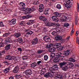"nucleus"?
Here are the masks:
<instances>
[{"label": "nucleus", "instance_id": "nucleus-57", "mask_svg": "<svg viewBox=\"0 0 79 79\" xmlns=\"http://www.w3.org/2000/svg\"><path fill=\"white\" fill-rule=\"evenodd\" d=\"M64 48V47L63 46H61V47H60V48H59V50L60 51L62 50Z\"/></svg>", "mask_w": 79, "mask_h": 79}, {"label": "nucleus", "instance_id": "nucleus-38", "mask_svg": "<svg viewBox=\"0 0 79 79\" xmlns=\"http://www.w3.org/2000/svg\"><path fill=\"white\" fill-rule=\"evenodd\" d=\"M68 66L70 68H73L74 66V64L73 63H70L69 64Z\"/></svg>", "mask_w": 79, "mask_h": 79}, {"label": "nucleus", "instance_id": "nucleus-53", "mask_svg": "<svg viewBox=\"0 0 79 79\" xmlns=\"http://www.w3.org/2000/svg\"><path fill=\"white\" fill-rule=\"evenodd\" d=\"M74 29H73L72 30L71 32L70 33V35H73V34H74Z\"/></svg>", "mask_w": 79, "mask_h": 79}, {"label": "nucleus", "instance_id": "nucleus-49", "mask_svg": "<svg viewBox=\"0 0 79 79\" xmlns=\"http://www.w3.org/2000/svg\"><path fill=\"white\" fill-rule=\"evenodd\" d=\"M4 25L3 24V22H0V27H4Z\"/></svg>", "mask_w": 79, "mask_h": 79}, {"label": "nucleus", "instance_id": "nucleus-29", "mask_svg": "<svg viewBox=\"0 0 79 79\" xmlns=\"http://www.w3.org/2000/svg\"><path fill=\"white\" fill-rule=\"evenodd\" d=\"M53 44L52 43H49L47 45V48H50L53 47Z\"/></svg>", "mask_w": 79, "mask_h": 79}, {"label": "nucleus", "instance_id": "nucleus-16", "mask_svg": "<svg viewBox=\"0 0 79 79\" xmlns=\"http://www.w3.org/2000/svg\"><path fill=\"white\" fill-rule=\"evenodd\" d=\"M19 71V66H17L15 67L14 69L13 72L15 73H18V72Z\"/></svg>", "mask_w": 79, "mask_h": 79}, {"label": "nucleus", "instance_id": "nucleus-3", "mask_svg": "<svg viewBox=\"0 0 79 79\" xmlns=\"http://www.w3.org/2000/svg\"><path fill=\"white\" fill-rule=\"evenodd\" d=\"M25 32H27L25 35V36L26 37H29L30 35H32L33 33V32H32L31 30H30V29L26 30Z\"/></svg>", "mask_w": 79, "mask_h": 79}, {"label": "nucleus", "instance_id": "nucleus-55", "mask_svg": "<svg viewBox=\"0 0 79 79\" xmlns=\"http://www.w3.org/2000/svg\"><path fill=\"white\" fill-rule=\"evenodd\" d=\"M42 63V62L41 61L39 60L37 62V64L38 65H39V64H40V63Z\"/></svg>", "mask_w": 79, "mask_h": 79}, {"label": "nucleus", "instance_id": "nucleus-46", "mask_svg": "<svg viewBox=\"0 0 79 79\" xmlns=\"http://www.w3.org/2000/svg\"><path fill=\"white\" fill-rule=\"evenodd\" d=\"M51 33L53 35H57V33H56V32L55 31H53Z\"/></svg>", "mask_w": 79, "mask_h": 79}, {"label": "nucleus", "instance_id": "nucleus-10", "mask_svg": "<svg viewBox=\"0 0 79 79\" xmlns=\"http://www.w3.org/2000/svg\"><path fill=\"white\" fill-rule=\"evenodd\" d=\"M39 19L41 21H43L44 22H46L47 21V19L45 18V17L43 16H40L39 18Z\"/></svg>", "mask_w": 79, "mask_h": 79}, {"label": "nucleus", "instance_id": "nucleus-2", "mask_svg": "<svg viewBox=\"0 0 79 79\" xmlns=\"http://www.w3.org/2000/svg\"><path fill=\"white\" fill-rule=\"evenodd\" d=\"M65 6L67 8H69L71 7V1L70 0H65Z\"/></svg>", "mask_w": 79, "mask_h": 79}, {"label": "nucleus", "instance_id": "nucleus-21", "mask_svg": "<svg viewBox=\"0 0 79 79\" xmlns=\"http://www.w3.org/2000/svg\"><path fill=\"white\" fill-rule=\"evenodd\" d=\"M21 35V34L20 33H15L14 35V36L16 37H20Z\"/></svg>", "mask_w": 79, "mask_h": 79}, {"label": "nucleus", "instance_id": "nucleus-64", "mask_svg": "<svg viewBox=\"0 0 79 79\" xmlns=\"http://www.w3.org/2000/svg\"><path fill=\"white\" fill-rule=\"evenodd\" d=\"M9 79H14V77H13V76L10 77H9Z\"/></svg>", "mask_w": 79, "mask_h": 79}, {"label": "nucleus", "instance_id": "nucleus-47", "mask_svg": "<svg viewBox=\"0 0 79 79\" xmlns=\"http://www.w3.org/2000/svg\"><path fill=\"white\" fill-rule=\"evenodd\" d=\"M44 9L42 8H39V11L40 12H43L44 11Z\"/></svg>", "mask_w": 79, "mask_h": 79}, {"label": "nucleus", "instance_id": "nucleus-37", "mask_svg": "<svg viewBox=\"0 0 79 79\" xmlns=\"http://www.w3.org/2000/svg\"><path fill=\"white\" fill-rule=\"evenodd\" d=\"M43 52H44L43 50H39L37 51V53L38 54H41V53H43Z\"/></svg>", "mask_w": 79, "mask_h": 79}, {"label": "nucleus", "instance_id": "nucleus-20", "mask_svg": "<svg viewBox=\"0 0 79 79\" xmlns=\"http://www.w3.org/2000/svg\"><path fill=\"white\" fill-rule=\"evenodd\" d=\"M34 20H29L28 22L27 23V24L28 25H31L32 24H34Z\"/></svg>", "mask_w": 79, "mask_h": 79}, {"label": "nucleus", "instance_id": "nucleus-19", "mask_svg": "<svg viewBox=\"0 0 79 79\" xmlns=\"http://www.w3.org/2000/svg\"><path fill=\"white\" fill-rule=\"evenodd\" d=\"M54 15L56 17H61V14L58 12H55L54 13Z\"/></svg>", "mask_w": 79, "mask_h": 79}, {"label": "nucleus", "instance_id": "nucleus-9", "mask_svg": "<svg viewBox=\"0 0 79 79\" xmlns=\"http://www.w3.org/2000/svg\"><path fill=\"white\" fill-rule=\"evenodd\" d=\"M6 53L5 50H3L0 52V58H4V54Z\"/></svg>", "mask_w": 79, "mask_h": 79}, {"label": "nucleus", "instance_id": "nucleus-25", "mask_svg": "<svg viewBox=\"0 0 79 79\" xmlns=\"http://www.w3.org/2000/svg\"><path fill=\"white\" fill-rule=\"evenodd\" d=\"M49 50L50 52H54L56 50V48H49Z\"/></svg>", "mask_w": 79, "mask_h": 79}, {"label": "nucleus", "instance_id": "nucleus-13", "mask_svg": "<svg viewBox=\"0 0 79 79\" xmlns=\"http://www.w3.org/2000/svg\"><path fill=\"white\" fill-rule=\"evenodd\" d=\"M65 64H66V62L63 61V62H61L59 64V66H60V68H62L63 67Z\"/></svg>", "mask_w": 79, "mask_h": 79}, {"label": "nucleus", "instance_id": "nucleus-4", "mask_svg": "<svg viewBox=\"0 0 79 79\" xmlns=\"http://www.w3.org/2000/svg\"><path fill=\"white\" fill-rule=\"evenodd\" d=\"M53 75V72L52 71H51V72H48L45 74L44 75V76L45 77H52Z\"/></svg>", "mask_w": 79, "mask_h": 79}, {"label": "nucleus", "instance_id": "nucleus-14", "mask_svg": "<svg viewBox=\"0 0 79 79\" xmlns=\"http://www.w3.org/2000/svg\"><path fill=\"white\" fill-rule=\"evenodd\" d=\"M71 49L67 50L65 52L64 55L65 56H68L69 55V53L70 52H71Z\"/></svg>", "mask_w": 79, "mask_h": 79}, {"label": "nucleus", "instance_id": "nucleus-40", "mask_svg": "<svg viewBox=\"0 0 79 79\" xmlns=\"http://www.w3.org/2000/svg\"><path fill=\"white\" fill-rule=\"evenodd\" d=\"M39 8L44 9V4H41L39 5Z\"/></svg>", "mask_w": 79, "mask_h": 79}, {"label": "nucleus", "instance_id": "nucleus-39", "mask_svg": "<svg viewBox=\"0 0 79 79\" xmlns=\"http://www.w3.org/2000/svg\"><path fill=\"white\" fill-rule=\"evenodd\" d=\"M46 25L48 27H51V22H48L47 23Z\"/></svg>", "mask_w": 79, "mask_h": 79}, {"label": "nucleus", "instance_id": "nucleus-22", "mask_svg": "<svg viewBox=\"0 0 79 79\" xmlns=\"http://www.w3.org/2000/svg\"><path fill=\"white\" fill-rule=\"evenodd\" d=\"M16 19H13L10 21V23L11 24H15L16 23Z\"/></svg>", "mask_w": 79, "mask_h": 79}, {"label": "nucleus", "instance_id": "nucleus-45", "mask_svg": "<svg viewBox=\"0 0 79 79\" xmlns=\"http://www.w3.org/2000/svg\"><path fill=\"white\" fill-rule=\"evenodd\" d=\"M44 60L45 61H47V60H48V56H47V55H44Z\"/></svg>", "mask_w": 79, "mask_h": 79}, {"label": "nucleus", "instance_id": "nucleus-30", "mask_svg": "<svg viewBox=\"0 0 79 79\" xmlns=\"http://www.w3.org/2000/svg\"><path fill=\"white\" fill-rule=\"evenodd\" d=\"M32 68H34L37 66V64L36 62H33L31 64Z\"/></svg>", "mask_w": 79, "mask_h": 79}, {"label": "nucleus", "instance_id": "nucleus-23", "mask_svg": "<svg viewBox=\"0 0 79 79\" xmlns=\"http://www.w3.org/2000/svg\"><path fill=\"white\" fill-rule=\"evenodd\" d=\"M11 47V45L10 44H9L7 45L5 47V49L6 50H8Z\"/></svg>", "mask_w": 79, "mask_h": 79}, {"label": "nucleus", "instance_id": "nucleus-8", "mask_svg": "<svg viewBox=\"0 0 79 79\" xmlns=\"http://www.w3.org/2000/svg\"><path fill=\"white\" fill-rule=\"evenodd\" d=\"M38 42H39V39L37 38H35L33 40L31 43L33 45H35L37 44Z\"/></svg>", "mask_w": 79, "mask_h": 79}, {"label": "nucleus", "instance_id": "nucleus-58", "mask_svg": "<svg viewBox=\"0 0 79 79\" xmlns=\"http://www.w3.org/2000/svg\"><path fill=\"white\" fill-rule=\"evenodd\" d=\"M27 19H28V18H31L32 15H29L27 16Z\"/></svg>", "mask_w": 79, "mask_h": 79}, {"label": "nucleus", "instance_id": "nucleus-44", "mask_svg": "<svg viewBox=\"0 0 79 79\" xmlns=\"http://www.w3.org/2000/svg\"><path fill=\"white\" fill-rule=\"evenodd\" d=\"M69 61H72V62H75L76 60L74 59L70 58L69 59Z\"/></svg>", "mask_w": 79, "mask_h": 79}, {"label": "nucleus", "instance_id": "nucleus-63", "mask_svg": "<svg viewBox=\"0 0 79 79\" xmlns=\"http://www.w3.org/2000/svg\"><path fill=\"white\" fill-rule=\"evenodd\" d=\"M25 66H23L21 68V69L22 70H24V69H25Z\"/></svg>", "mask_w": 79, "mask_h": 79}, {"label": "nucleus", "instance_id": "nucleus-11", "mask_svg": "<svg viewBox=\"0 0 79 79\" xmlns=\"http://www.w3.org/2000/svg\"><path fill=\"white\" fill-rule=\"evenodd\" d=\"M51 19H52L53 21H55V22H58L59 21L58 19L55 16H52L51 17Z\"/></svg>", "mask_w": 79, "mask_h": 79}, {"label": "nucleus", "instance_id": "nucleus-60", "mask_svg": "<svg viewBox=\"0 0 79 79\" xmlns=\"http://www.w3.org/2000/svg\"><path fill=\"white\" fill-rule=\"evenodd\" d=\"M18 51L19 52H22V49L21 48H18Z\"/></svg>", "mask_w": 79, "mask_h": 79}, {"label": "nucleus", "instance_id": "nucleus-17", "mask_svg": "<svg viewBox=\"0 0 79 79\" xmlns=\"http://www.w3.org/2000/svg\"><path fill=\"white\" fill-rule=\"evenodd\" d=\"M52 69L54 71H55L56 70H58L59 69V68L58 65L56 64H55L52 67Z\"/></svg>", "mask_w": 79, "mask_h": 79}, {"label": "nucleus", "instance_id": "nucleus-1", "mask_svg": "<svg viewBox=\"0 0 79 79\" xmlns=\"http://www.w3.org/2000/svg\"><path fill=\"white\" fill-rule=\"evenodd\" d=\"M55 57L54 60V61L55 62V63L59 62L60 61V57L63 56V54L61 52H59L57 55Z\"/></svg>", "mask_w": 79, "mask_h": 79}, {"label": "nucleus", "instance_id": "nucleus-28", "mask_svg": "<svg viewBox=\"0 0 79 79\" xmlns=\"http://www.w3.org/2000/svg\"><path fill=\"white\" fill-rule=\"evenodd\" d=\"M10 69V67L7 68L4 70V72L5 73H8V72H9Z\"/></svg>", "mask_w": 79, "mask_h": 79}, {"label": "nucleus", "instance_id": "nucleus-18", "mask_svg": "<svg viewBox=\"0 0 79 79\" xmlns=\"http://www.w3.org/2000/svg\"><path fill=\"white\" fill-rule=\"evenodd\" d=\"M56 40H61L62 39V37L58 35L55 37Z\"/></svg>", "mask_w": 79, "mask_h": 79}, {"label": "nucleus", "instance_id": "nucleus-54", "mask_svg": "<svg viewBox=\"0 0 79 79\" xmlns=\"http://www.w3.org/2000/svg\"><path fill=\"white\" fill-rule=\"evenodd\" d=\"M44 14L45 15H49V13L48 11H45Z\"/></svg>", "mask_w": 79, "mask_h": 79}, {"label": "nucleus", "instance_id": "nucleus-50", "mask_svg": "<svg viewBox=\"0 0 79 79\" xmlns=\"http://www.w3.org/2000/svg\"><path fill=\"white\" fill-rule=\"evenodd\" d=\"M69 25L68 23H65L64 24V26L65 27H68V26H69Z\"/></svg>", "mask_w": 79, "mask_h": 79}, {"label": "nucleus", "instance_id": "nucleus-42", "mask_svg": "<svg viewBox=\"0 0 79 79\" xmlns=\"http://www.w3.org/2000/svg\"><path fill=\"white\" fill-rule=\"evenodd\" d=\"M20 5L21 6H23L24 7L26 6L25 4L23 2H21L20 3Z\"/></svg>", "mask_w": 79, "mask_h": 79}, {"label": "nucleus", "instance_id": "nucleus-51", "mask_svg": "<svg viewBox=\"0 0 79 79\" xmlns=\"http://www.w3.org/2000/svg\"><path fill=\"white\" fill-rule=\"evenodd\" d=\"M51 10V8L49 7H48L45 9V11H48L49 10Z\"/></svg>", "mask_w": 79, "mask_h": 79}, {"label": "nucleus", "instance_id": "nucleus-36", "mask_svg": "<svg viewBox=\"0 0 79 79\" xmlns=\"http://www.w3.org/2000/svg\"><path fill=\"white\" fill-rule=\"evenodd\" d=\"M42 29L43 31H44L45 32H47V27H42Z\"/></svg>", "mask_w": 79, "mask_h": 79}, {"label": "nucleus", "instance_id": "nucleus-34", "mask_svg": "<svg viewBox=\"0 0 79 79\" xmlns=\"http://www.w3.org/2000/svg\"><path fill=\"white\" fill-rule=\"evenodd\" d=\"M18 42H19L20 44H21V43H23V39L21 38H19L18 39Z\"/></svg>", "mask_w": 79, "mask_h": 79}, {"label": "nucleus", "instance_id": "nucleus-62", "mask_svg": "<svg viewBox=\"0 0 79 79\" xmlns=\"http://www.w3.org/2000/svg\"><path fill=\"white\" fill-rule=\"evenodd\" d=\"M55 25V23L52 22H51V27Z\"/></svg>", "mask_w": 79, "mask_h": 79}, {"label": "nucleus", "instance_id": "nucleus-26", "mask_svg": "<svg viewBox=\"0 0 79 79\" xmlns=\"http://www.w3.org/2000/svg\"><path fill=\"white\" fill-rule=\"evenodd\" d=\"M11 56L8 55L6 56L5 59L7 60H11Z\"/></svg>", "mask_w": 79, "mask_h": 79}, {"label": "nucleus", "instance_id": "nucleus-52", "mask_svg": "<svg viewBox=\"0 0 79 79\" xmlns=\"http://www.w3.org/2000/svg\"><path fill=\"white\" fill-rule=\"evenodd\" d=\"M4 46V43H0V47H3Z\"/></svg>", "mask_w": 79, "mask_h": 79}, {"label": "nucleus", "instance_id": "nucleus-59", "mask_svg": "<svg viewBox=\"0 0 79 79\" xmlns=\"http://www.w3.org/2000/svg\"><path fill=\"white\" fill-rule=\"evenodd\" d=\"M77 44H78V45H79V38H77Z\"/></svg>", "mask_w": 79, "mask_h": 79}, {"label": "nucleus", "instance_id": "nucleus-24", "mask_svg": "<svg viewBox=\"0 0 79 79\" xmlns=\"http://www.w3.org/2000/svg\"><path fill=\"white\" fill-rule=\"evenodd\" d=\"M61 44L60 43H57L55 44V48H58L60 47Z\"/></svg>", "mask_w": 79, "mask_h": 79}, {"label": "nucleus", "instance_id": "nucleus-32", "mask_svg": "<svg viewBox=\"0 0 79 79\" xmlns=\"http://www.w3.org/2000/svg\"><path fill=\"white\" fill-rule=\"evenodd\" d=\"M56 8L58 10L61 9V4H58L56 6Z\"/></svg>", "mask_w": 79, "mask_h": 79}, {"label": "nucleus", "instance_id": "nucleus-56", "mask_svg": "<svg viewBox=\"0 0 79 79\" xmlns=\"http://www.w3.org/2000/svg\"><path fill=\"white\" fill-rule=\"evenodd\" d=\"M22 18L23 19H27V16H24L22 17Z\"/></svg>", "mask_w": 79, "mask_h": 79}, {"label": "nucleus", "instance_id": "nucleus-15", "mask_svg": "<svg viewBox=\"0 0 79 79\" xmlns=\"http://www.w3.org/2000/svg\"><path fill=\"white\" fill-rule=\"evenodd\" d=\"M63 76H62V75H57L55 77V79H63Z\"/></svg>", "mask_w": 79, "mask_h": 79}, {"label": "nucleus", "instance_id": "nucleus-48", "mask_svg": "<svg viewBox=\"0 0 79 79\" xmlns=\"http://www.w3.org/2000/svg\"><path fill=\"white\" fill-rule=\"evenodd\" d=\"M25 15H26L28 14H29V13H31L30 11H29L27 10H25Z\"/></svg>", "mask_w": 79, "mask_h": 79}, {"label": "nucleus", "instance_id": "nucleus-7", "mask_svg": "<svg viewBox=\"0 0 79 79\" xmlns=\"http://www.w3.org/2000/svg\"><path fill=\"white\" fill-rule=\"evenodd\" d=\"M56 32H64V30L60 27H56Z\"/></svg>", "mask_w": 79, "mask_h": 79}, {"label": "nucleus", "instance_id": "nucleus-31", "mask_svg": "<svg viewBox=\"0 0 79 79\" xmlns=\"http://www.w3.org/2000/svg\"><path fill=\"white\" fill-rule=\"evenodd\" d=\"M6 43H8V44L11 42V39H10V38L8 37L7 38L6 40Z\"/></svg>", "mask_w": 79, "mask_h": 79}, {"label": "nucleus", "instance_id": "nucleus-33", "mask_svg": "<svg viewBox=\"0 0 79 79\" xmlns=\"http://www.w3.org/2000/svg\"><path fill=\"white\" fill-rule=\"evenodd\" d=\"M20 24L21 26H26V22L24 21H22L20 23Z\"/></svg>", "mask_w": 79, "mask_h": 79}, {"label": "nucleus", "instance_id": "nucleus-61", "mask_svg": "<svg viewBox=\"0 0 79 79\" xmlns=\"http://www.w3.org/2000/svg\"><path fill=\"white\" fill-rule=\"evenodd\" d=\"M11 60H15L16 59V56H11Z\"/></svg>", "mask_w": 79, "mask_h": 79}, {"label": "nucleus", "instance_id": "nucleus-43", "mask_svg": "<svg viewBox=\"0 0 79 79\" xmlns=\"http://www.w3.org/2000/svg\"><path fill=\"white\" fill-rule=\"evenodd\" d=\"M10 35V33H5L3 35V37H7V36H8Z\"/></svg>", "mask_w": 79, "mask_h": 79}, {"label": "nucleus", "instance_id": "nucleus-35", "mask_svg": "<svg viewBox=\"0 0 79 79\" xmlns=\"http://www.w3.org/2000/svg\"><path fill=\"white\" fill-rule=\"evenodd\" d=\"M33 4L34 5H38L39 4V0L37 1V0H35V1L33 2Z\"/></svg>", "mask_w": 79, "mask_h": 79}, {"label": "nucleus", "instance_id": "nucleus-6", "mask_svg": "<svg viewBox=\"0 0 79 79\" xmlns=\"http://www.w3.org/2000/svg\"><path fill=\"white\" fill-rule=\"evenodd\" d=\"M43 40L44 41H45V42H50L51 41V39H50V37L48 35H46L44 36V37Z\"/></svg>", "mask_w": 79, "mask_h": 79}, {"label": "nucleus", "instance_id": "nucleus-27", "mask_svg": "<svg viewBox=\"0 0 79 79\" xmlns=\"http://www.w3.org/2000/svg\"><path fill=\"white\" fill-rule=\"evenodd\" d=\"M29 59L28 58V56H23L22 59L23 60H27Z\"/></svg>", "mask_w": 79, "mask_h": 79}, {"label": "nucleus", "instance_id": "nucleus-12", "mask_svg": "<svg viewBox=\"0 0 79 79\" xmlns=\"http://www.w3.org/2000/svg\"><path fill=\"white\" fill-rule=\"evenodd\" d=\"M22 10L23 11H31V9L29 8L26 7H22Z\"/></svg>", "mask_w": 79, "mask_h": 79}, {"label": "nucleus", "instance_id": "nucleus-5", "mask_svg": "<svg viewBox=\"0 0 79 79\" xmlns=\"http://www.w3.org/2000/svg\"><path fill=\"white\" fill-rule=\"evenodd\" d=\"M25 74L26 76H31L32 73L31 69H27L25 71Z\"/></svg>", "mask_w": 79, "mask_h": 79}, {"label": "nucleus", "instance_id": "nucleus-41", "mask_svg": "<svg viewBox=\"0 0 79 79\" xmlns=\"http://www.w3.org/2000/svg\"><path fill=\"white\" fill-rule=\"evenodd\" d=\"M62 69L64 71H67V69H68V66H65L64 67H62Z\"/></svg>", "mask_w": 79, "mask_h": 79}]
</instances>
